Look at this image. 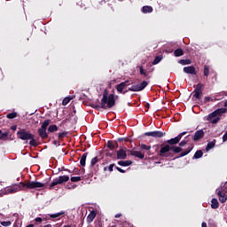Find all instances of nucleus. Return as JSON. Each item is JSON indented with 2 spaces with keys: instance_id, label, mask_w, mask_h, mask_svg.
Masks as SVG:
<instances>
[{
  "instance_id": "nucleus-2",
  "label": "nucleus",
  "mask_w": 227,
  "mask_h": 227,
  "mask_svg": "<svg viewBox=\"0 0 227 227\" xmlns=\"http://www.w3.org/2000/svg\"><path fill=\"white\" fill-rule=\"evenodd\" d=\"M146 86H148V82L146 81L142 82L140 84L134 85V83H130L129 80H126L125 82L117 84L115 90L118 93L125 95V93L129 91H143Z\"/></svg>"
},
{
  "instance_id": "nucleus-18",
  "label": "nucleus",
  "mask_w": 227,
  "mask_h": 227,
  "mask_svg": "<svg viewBox=\"0 0 227 227\" xmlns=\"http://www.w3.org/2000/svg\"><path fill=\"white\" fill-rule=\"evenodd\" d=\"M37 132H38L40 137L43 138V139H47V137H49V134L47 133V129H38Z\"/></svg>"
},
{
  "instance_id": "nucleus-6",
  "label": "nucleus",
  "mask_w": 227,
  "mask_h": 227,
  "mask_svg": "<svg viewBox=\"0 0 227 227\" xmlns=\"http://www.w3.org/2000/svg\"><path fill=\"white\" fill-rule=\"evenodd\" d=\"M98 10H101V12H104L105 13H114V7L113 4L106 3V0H102L97 4Z\"/></svg>"
},
{
  "instance_id": "nucleus-64",
  "label": "nucleus",
  "mask_w": 227,
  "mask_h": 227,
  "mask_svg": "<svg viewBox=\"0 0 227 227\" xmlns=\"http://www.w3.org/2000/svg\"><path fill=\"white\" fill-rule=\"evenodd\" d=\"M43 221H47V218H43Z\"/></svg>"
},
{
  "instance_id": "nucleus-17",
  "label": "nucleus",
  "mask_w": 227,
  "mask_h": 227,
  "mask_svg": "<svg viewBox=\"0 0 227 227\" xmlns=\"http://www.w3.org/2000/svg\"><path fill=\"white\" fill-rule=\"evenodd\" d=\"M95 217H97V211L92 210L87 216V223H93Z\"/></svg>"
},
{
  "instance_id": "nucleus-26",
  "label": "nucleus",
  "mask_w": 227,
  "mask_h": 227,
  "mask_svg": "<svg viewBox=\"0 0 227 227\" xmlns=\"http://www.w3.org/2000/svg\"><path fill=\"white\" fill-rule=\"evenodd\" d=\"M88 157V153H85L82 155V158L80 160V164L81 166L84 167L86 166V159Z\"/></svg>"
},
{
  "instance_id": "nucleus-20",
  "label": "nucleus",
  "mask_w": 227,
  "mask_h": 227,
  "mask_svg": "<svg viewBox=\"0 0 227 227\" xmlns=\"http://www.w3.org/2000/svg\"><path fill=\"white\" fill-rule=\"evenodd\" d=\"M10 131H5L3 133V130L0 129V141H8V136Z\"/></svg>"
},
{
  "instance_id": "nucleus-39",
  "label": "nucleus",
  "mask_w": 227,
  "mask_h": 227,
  "mask_svg": "<svg viewBox=\"0 0 227 227\" xmlns=\"http://www.w3.org/2000/svg\"><path fill=\"white\" fill-rule=\"evenodd\" d=\"M107 148H110L111 150H114L116 148V145H114V143L113 141H108L107 142Z\"/></svg>"
},
{
  "instance_id": "nucleus-3",
  "label": "nucleus",
  "mask_w": 227,
  "mask_h": 227,
  "mask_svg": "<svg viewBox=\"0 0 227 227\" xmlns=\"http://www.w3.org/2000/svg\"><path fill=\"white\" fill-rule=\"evenodd\" d=\"M116 106V99H114V94H110L107 92V90H104L103 98L99 105H93L92 107L97 109H111Z\"/></svg>"
},
{
  "instance_id": "nucleus-55",
  "label": "nucleus",
  "mask_w": 227,
  "mask_h": 227,
  "mask_svg": "<svg viewBox=\"0 0 227 227\" xmlns=\"http://www.w3.org/2000/svg\"><path fill=\"white\" fill-rule=\"evenodd\" d=\"M201 226H202V227H207V223L203 222V223H201Z\"/></svg>"
},
{
  "instance_id": "nucleus-25",
  "label": "nucleus",
  "mask_w": 227,
  "mask_h": 227,
  "mask_svg": "<svg viewBox=\"0 0 227 227\" xmlns=\"http://www.w3.org/2000/svg\"><path fill=\"white\" fill-rule=\"evenodd\" d=\"M117 164L119 166L127 167V166H130L132 164V160H120L117 162Z\"/></svg>"
},
{
  "instance_id": "nucleus-41",
  "label": "nucleus",
  "mask_w": 227,
  "mask_h": 227,
  "mask_svg": "<svg viewBox=\"0 0 227 227\" xmlns=\"http://www.w3.org/2000/svg\"><path fill=\"white\" fill-rule=\"evenodd\" d=\"M29 145L30 146H38V144H36V140H35V137L29 139Z\"/></svg>"
},
{
  "instance_id": "nucleus-1",
  "label": "nucleus",
  "mask_w": 227,
  "mask_h": 227,
  "mask_svg": "<svg viewBox=\"0 0 227 227\" xmlns=\"http://www.w3.org/2000/svg\"><path fill=\"white\" fill-rule=\"evenodd\" d=\"M189 143V140H182L178 143V146H169L168 145H161V148L158 153L160 157H173V153H179L175 159H181V157H185V155H189L190 153L192 152L194 146H189L184 151V146ZM170 152H173L171 153Z\"/></svg>"
},
{
  "instance_id": "nucleus-27",
  "label": "nucleus",
  "mask_w": 227,
  "mask_h": 227,
  "mask_svg": "<svg viewBox=\"0 0 227 227\" xmlns=\"http://www.w3.org/2000/svg\"><path fill=\"white\" fill-rule=\"evenodd\" d=\"M49 215L51 219H59L60 215H65V211H60L59 213Z\"/></svg>"
},
{
  "instance_id": "nucleus-28",
  "label": "nucleus",
  "mask_w": 227,
  "mask_h": 227,
  "mask_svg": "<svg viewBox=\"0 0 227 227\" xmlns=\"http://www.w3.org/2000/svg\"><path fill=\"white\" fill-rule=\"evenodd\" d=\"M174 55L176 56V58H180V56H184V50H182L181 48L176 49V51H174Z\"/></svg>"
},
{
  "instance_id": "nucleus-23",
  "label": "nucleus",
  "mask_w": 227,
  "mask_h": 227,
  "mask_svg": "<svg viewBox=\"0 0 227 227\" xmlns=\"http://www.w3.org/2000/svg\"><path fill=\"white\" fill-rule=\"evenodd\" d=\"M142 12H143V13H152V12H153V7H152L150 5H145L142 8Z\"/></svg>"
},
{
  "instance_id": "nucleus-53",
  "label": "nucleus",
  "mask_w": 227,
  "mask_h": 227,
  "mask_svg": "<svg viewBox=\"0 0 227 227\" xmlns=\"http://www.w3.org/2000/svg\"><path fill=\"white\" fill-rule=\"evenodd\" d=\"M11 130H13V131L17 130V125H12L11 127Z\"/></svg>"
},
{
  "instance_id": "nucleus-50",
  "label": "nucleus",
  "mask_w": 227,
  "mask_h": 227,
  "mask_svg": "<svg viewBox=\"0 0 227 227\" xmlns=\"http://www.w3.org/2000/svg\"><path fill=\"white\" fill-rule=\"evenodd\" d=\"M53 145H55L56 146H61V144L58 140H54Z\"/></svg>"
},
{
  "instance_id": "nucleus-33",
  "label": "nucleus",
  "mask_w": 227,
  "mask_h": 227,
  "mask_svg": "<svg viewBox=\"0 0 227 227\" xmlns=\"http://www.w3.org/2000/svg\"><path fill=\"white\" fill-rule=\"evenodd\" d=\"M162 61V56H156L153 61V65H159Z\"/></svg>"
},
{
  "instance_id": "nucleus-45",
  "label": "nucleus",
  "mask_w": 227,
  "mask_h": 227,
  "mask_svg": "<svg viewBox=\"0 0 227 227\" xmlns=\"http://www.w3.org/2000/svg\"><path fill=\"white\" fill-rule=\"evenodd\" d=\"M68 134V132L64 131L62 133H59V139H63V137H67V135Z\"/></svg>"
},
{
  "instance_id": "nucleus-35",
  "label": "nucleus",
  "mask_w": 227,
  "mask_h": 227,
  "mask_svg": "<svg viewBox=\"0 0 227 227\" xmlns=\"http://www.w3.org/2000/svg\"><path fill=\"white\" fill-rule=\"evenodd\" d=\"M204 75L205 77H208V75H210V67L208 66L204 67Z\"/></svg>"
},
{
  "instance_id": "nucleus-43",
  "label": "nucleus",
  "mask_w": 227,
  "mask_h": 227,
  "mask_svg": "<svg viewBox=\"0 0 227 227\" xmlns=\"http://www.w3.org/2000/svg\"><path fill=\"white\" fill-rule=\"evenodd\" d=\"M106 155V157H111V159H116V154L114 153L107 152Z\"/></svg>"
},
{
  "instance_id": "nucleus-12",
  "label": "nucleus",
  "mask_w": 227,
  "mask_h": 227,
  "mask_svg": "<svg viewBox=\"0 0 227 227\" xmlns=\"http://www.w3.org/2000/svg\"><path fill=\"white\" fill-rule=\"evenodd\" d=\"M183 72L184 74H190L191 75H196L198 74V72H196V67H194V66L184 67L183 68Z\"/></svg>"
},
{
  "instance_id": "nucleus-44",
  "label": "nucleus",
  "mask_w": 227,
  "mask_h": 227,
  "mask_svg": "<svg viewBox=\"0 0 227 227\" xmlns=\"http://www.w3.org/2000/svg\"><path fill=\"white\" fill-rule=\"evenodd\" d=\"M82 180L81 176H72L71 177V182H81Z\"/></svg>"
},
{
  "instance_id": "nucleus-49",
  "label": "nucleus",
  "mask_w": 227,
  "mask_h": 227,
  "mask_svg": "<svg viewBox=\"0 0 227 227\" xmlns=\"http://www.w3.org/2000/svg\"><path fill=\"white\" fill-rule=\"evenodd\" d=\"M117 141H119V143H121V141H129V139L127 137H122V138H118Z\"/></svg>"
},
{
  "instance_id": "nucleus-29",
  "label": "nucleus",
  "mask_w": 227,
  "mask_h": 227,
  "mask_svg": "<svg viewBox=\"0 0 227 227\" xmlns=\"http://www.w3.org/2000/svg\"><path fill=\"white\" fill-rule=\"evenodd\" d=\"M215 140L208 142L206 147L207 152L212 150V148H215Z\"/></svg>"
},
{
  "instance_id": "nucleus-34",
  "label": "nucleus",
  "mask_w": 227,
  "mask_h": 227,
  "mask_svg": "<svg viewBox=\"0 0 227 227\" xmlns=\"http://www.w3.org/2000/svg\"><path fill=\"white\" fill-rule=\"evenodd\" d=\"M6 118H8V120H13L14 118H17V113L12 112V113L8 114L6 115Z\"/></svg>"
},
{
  "instance_id": "nucleus-51",
  "label": "nucleus",
  "mask_w": 227,
  "mask_h": 227,
  "mask_svg": "<svg viewBox=\"0 0 227 227\" xmlns=\"http://www.w3.org/2000/svg\"><path fill=\"white\" fill-rule=\"evenodd\" d=\"M114 168V163L111 164L109 167H108V170L110 172H113V168Z\"/></svg>"
},
{
  "instance_id": "nucleus-4",
  "label": "nucleus",
  "mask_w": 227,
  "mask_h": 227,
  "mask_svg": "<svg viewBox=\"0 0 227 227\" xmlns=\"http://www.w3.org/2000/svg\"><path fill=\"white\" fill-rule=\"evenodd\" d=\"M22 191H27V189H36L37 191L39 189H49V186L47 185V183H40L36 181H29L27 183L20 182Z\"/></svg>"
},
{
  "instance_id": "nucleus-19",
  "label": "nucleus",
  "mask_w": 227,
  "mask_h": 227,
  "mask_svg": "<svg viewBox=\"0 0 227 227\" xmlns=\"http://www.w3.org/2000/svg\"><path fill=\"white\" fill-rule=\"evenodd\" d=\"M218 198H219V201H220L221 203H226V201H227L226 193H224V192L219 191V192H218Z\"/></svg>"
},
{
  "instance_id": "nucleus-7",
  "label": "nucleus",
  "mask_w": 227,
  "mask_h": 227,
  "mask_svg": "<svg viewBox=\"0 0 227 227\" xmlns=\"http://www.w3.org/2000/svg\"><path fill=\"white\" fill-rule=\"evenodd\" d=\"M17 137L18 139H21V141H29L35 137V135H33L30 131L26 130V129H20L17 132Z\"/></svg>"
},
{
  "instance_id": "nucleus-38",
  "label": "nucleus",
  "mask_w": 227,
  "mask_h": 227,
  "mask_svg": "<svg viewBox=\"0 0 227 227\" xmlns=\"http://www.w3.org/2000/svg\"><path fill=\"white\" fill-rule=\"evenodd\" d=\"M140 148H141L142 150H146L147 152L150 151V150H152V146L146 145L145 144H141V145H140Z\"/></svg>"
},
{
  "instance_id": "nucleus-22",
  "label": "nucleus",
  "mask_w": 227,
  "mask_h": 227,
  "mask_svg": "<svg viewBox=\"0 0 227 227\" xmlns=\"http://www.w3.org/2000/svg\"><path fill=\"white\" fill-rule=\"evenodd\" d=\"M211 208H213L214 210L219 208V200H217V199H212Z\"/></svg>"
},
{
  "instance_id": "nucleus-60",
  "label": "nucleus",
  "mask_w": 227,
  "mask_h": 227,
  "mask_svg": "<svg viewBox=\"0 0 227 227\" xmlns=\"http://www.w3.org/2000/svg\"><path fill=\"white\" fill-rule=\"evenodd\" d=\"M104 171H107V167H105V168H104Z\"/></svg>"
},
{
  "instance_id": "nucleus-8",
  "label": "nucleus",
  "mask_w": 227,
  "mask_h": 227,
  "mask_svg": "<svg viewBox=\"0 0 227 227\" xmlns=\"http://www.w3.org/2000/svg\"><path fill=\"white\" fill-rule=\"evenodd\" d=\"M203 88H205V85L201 82L196 85L193 97L197 98V100H201V97H203Z\"/></svg>"
},
{
  "instance_id": "nucleus-48",
  "label": "nucleus",
  "mask_w": 227,
  "mask_h": 227,
  "mask_svg": "<svg viewBox=\"0 0 227 227\" xmlns=\"http://www.w3.org/2000/svg\"><path fill=\"white\" fill-rule=\"evenodd\" d=\"M42 221H43V219L42 217H36V218L35 219V223H42Z\"/></svg>"
},
{
  "instance_id": "nucleus-15",
  "label": "nucleus",
  "mask_w": 227,
  "mask_h": 227,
  "mask_svg": "<svg viewBox=\"0 0 227 227\" xmlns=\"http://www.w3.org/2000/svg\"><path fill=\"white\" fill-rule=\"evenodd\" d=\"M20 190L22 191V184L20 183L19 184H15L11 188H8L7 192H9V194H13V192H17Z\"/></svg>"
},
{
  "instance_id": "nucleus-40",
  "label": "nucleus",
  "mask_w": 227,
  "mask_h": 227,
  "mask_svg": "<svg viewBox=\"0 0 227 227\" xmlns=\"http://www.w3.org/2000/svg\"><path fill=\"white\" fill-rule=\"evenodd\" d=\"M0 224H1V226L8 227V226H12V222L11 221H7V222L0 221Z\"/></svg>"
},
{
  "instance_id": "nucleus-52",
  "label": "nucleus",
  "mask_w": 227,
  "mask_h": 227,
  "mask_svg": "<svg viewBox=\"0 0 227 227\" xmlns=\"http://www.w3.org/2000/svg\"><path fill=\"white\" fill-rule=\"evenodd\" d=\"M121 213H119V214H116L115 215H114V217H115V219H120V217H121Z\"/></svg>"
},
{
  "instance_id": "nucleus-14",
  "label": "nucleus",
  "mask_w": 227,
  "mask_h": 227,
  "mask_svg": "<svg viewBox=\"0 0 227 227\" xmlns=\"http://www.w3.org/2000/svg\"><path fill=\"white\" fill-rule=\"evenodd\" d=\"M205 137V131L203 129H199L194 133V136L192 137L193 141H200V139H203Z\"/></svg>"
},
{
  "instance_id": "nucleus-24",
  "label": "nucleus",
  "mask_w": 227,
  "mask_h": 227,
  "mask_svg": "<svg viewBox=\"0 0 227 227\" xmlns=\"http://www.w3.org/2000/svg\"><path fill=\"white\" fill-rule=\"evenodd\" d=\"M49 125H51V120L47 119L42 123V126L39 129L47 130V128L49 127Z\"/></svg>"
},
{
  "instance_id": "nucleus-16",
  "label": "nucleus",
  "mask_w": 227,
  "mask_h": 227,
  "mask_svg": "<svg viewBox=\"0 0 227 227\" xmlns=\"http://www.w3.org/2000/svg\"><path fill=\"white\" fill-rule=\"evenodd\" d=\"M129 154L133 157H137V159H145V153L139 151H129Z\"/></svg>"
},
{
  "instance_id": "nucleus-32",
  "label": "nucleus",
  "mask_w": 227,
  "mask_h": 227,
  "mask_svg": "<svg viewBox=\"0 0 227 227\" xmlns=\"http://www.w3.org/2000/svg\"><path fill=\"white\" fill-rule=\"evenodd\" d=\"M57 130H58V126L56 124H51L48 128V132H51V133L57 132Z\"/></svg>"
},
{
  "instance_id": "nucleus-31",
  "label": "nucleus",
  "mask_w": 227,
  "mask_h": 227,
  "mask_svg": "<svg viewBox=\"0 0 227 227\" xmlns=\"http://www.w3.org/2000/svg\"><path fill=\"white\" fill-rule=\"evenodd\" d=\"M178 63L180 65H191V63H192V60H191L190 59H180L178 61Z\"/></svg>"
},
{
  "instance_id": "nucleus-9",
  "label": "nucleus",
  "mask_w": 227,
  "mask_h": 227,
  "mask_svg": "<svg viewBox=\"0 0 227 227\" xmlns=\"http://www.w3.org/2000/svg\"><path fill=\"white\" fill-rule=\"evenodd\" d=\"M185 134H187V131H184L180 133L177 137L167 140L166 143L168 144V146H176L175 145H178L180 141H182V137H184Z\"/></svg>"
},
{
  "instance_id": "nucleus-58",
  "label": "nucleus",
  "mask_w": 227,
  "mask_h": 227,
  "mask_svg": "<svg viewBox=\"0 0 227 227\" xmlns=\"http://www.w3.org/2000/svg\"><path fill=\"white\" fill-rule=\"evenodd\" d=\"M223 95H225V97H227V91H223Z\"/></svg>"
},
{
  "instance_id": "nucleus-13",
  "label": "nucleus",
  "mask_w": 227,
  "mask_h": 227,
  "mask_svg": "<svg viewBox=\"0 0 227 227\" xmlns=\"http://www.w3.org/2000/svg\"><path fill=\"white\" fill-rule=\"evenodd\" d=\"M127 147H123L117 151V159L121 160H124V159H127Z\"/></svg>"
},
{
  "instance_id": "nucleus-47",
  "label": "nucleus",
  "mask_w": 227,
  "mask_h": 227,
  "mask_svg": "<svg viewBox=\"0 0 227 227\" xmlns=\"http://www.w3.org/2000/svg\"><path fill=\"white\" fill-rule=\"evenodd\" d=\"M210 100H212V98H210V97H205V98H204L205 104H207V102H210Z\"/></svg>"
},
{
  "instance_id": "nucleus-61",
  "label": "nucleus",
  "mask_w": 227,
  "mask_h": 227,
  "mask_svg": "<svg viewBox=\"0 0 227 227\" xmlns=\"http://www.w3.org/2000/svg\"><path fill=\"white\" fill-rule=\"evenodd\" d=\"M14 227H19V225L17 223H14Z\"/></svg>"
},
{
  "instance_id": "nucleus-56",
  "label": "nucleus",
  "mask_w": 227,
  "mask_h": 227,
  "mask_svg": "<svg viewBox=\"0 0 227 227\" xmlns=\"http://www.w3.org/2000/svg\"><path fill=\"white\" fill-rule=\"evenodd\" d=\"M145 107H146V109H150V104L147 103V104L145 105Z\"/></svg>"
},
{
  "instance_id": "nucleus-36",
  "label": "nucleus",
  "mask_w": 227,
  "mask_h": 227,
  "mask_svg": "<svg viewBox=\"0 0 227 227\" xmlns=\"http://www.w3.org/2000/svg\"><path fill=\"white\" fill-rule=\"evenodd\" d=\"M74 98L72 97H67V98H65L62 101V106H67L70 100H72Z\"/></svg>"
},
{
  "instance_id": "nucleus-42",
  "label": "nucleus",
  "mask_w": 227,
  "mask_h": 227,
  "mask_svg": "<svg viewBox=\"0 0 227 227\" xmlns=\"http://www.w3.org/2000/svg\"><path fill=\"white\" fill-rule=\"evenodd\" d=\"M98 157H94L91 160H90V166H95V164H97V162H98Z\"/></svg>"
},
{
  "instance_id": "nucleus-5",
  "label": "nucleus",
  "mask_w": 227,
  "mask_h": 227,
  "mask_svg": "<svg viewBox=\"0 0 227 227\" xmlns=\"http://www.w3.org/2000/svg\"><path fill=\"white\" fill-rule=\"evenodd\" d=\"M70 180V176H60L59 177H56L53 182L49 185L48 189L50 191H52V189H58L56 188V185H61L62 184H66V182H68Z\"/></svg>"
},
{
  "instance_id": "nucleus-54",
  "label": "nucleus",
  "mask_w": 227,
  "mask_h": 227,
  "mask_svg": "<svg viewBox=\"0 0 227 227\" xmlns=\"http://www.w3.org/2000/svg\"><path fill=\"white\" fill-rule=\"evenodd\" d=\"M75 187H77V185H73L71 187L67 186L66 189H75Z\"/></svg>"
},
{
  "instance_id": "nucleus-11",
  "label": "nucleus",
  "mask_w": 227,
  "mask_h": 227,
  "mask_svg": "<svg viewBox=\"0 0 227 227\" xmlns=\"http://www.w3.org/2000/svg\"><path fill=\"white\" fill-rule=\"evenodd\" d=\"M227 112L226 108H218L208 114V119L212 120V118H215V116H219L221 118L222 114H224Z\"/></svg>"
},
{
  "instance_id": "nucleus-59",
  "label": "nucleus",
  "mask_w": 227,
  "mask_h": 227,
  "mask_svg": "<svg viewBox=\"0 0 227 227\" xmlns=\"http://www.w3.org/2000/svg\"><path fill=\"white\" fill-rule=\"evenodd\" d=\"M114 146H115V148H118V142H115Z\"/></svg>"
},
{
  "instance_id": "nucleus-63",
  "label": "nucleus",
  "mask_w": 227,
  "mask_h": 227,
  "mask_svg": "<svg viewBox=\"0 0 227 227\" xmlns=\"http://www.w3.org/2000/svg\"><path fill=\"white\" fill-rule=\"evenodd\" d=\"M109 227H116V225L109 226Z\"/></svg>"
},
{
  "instance_id": "nucleus-57",
  "label": "nucleus",
  "mask_w": 227,
  "mask_h": 227,
  "mask_svg": "<svg viewBox=\"0 0 227 227\" xmlns=\"http://www.w3.org/2000/svg\"><path fill=\"white\" fill-rule=\"evenodd\" d=\"M43 227H52L51 223L44 225Z\"/></svg>"
},
{
  "instance_id": "nucleus-37",
  "label": "nucleus",
  "mask_w": 227,
  "mask_h": 227,
  "mask_svg": "<svg viewBox=\"0 0 227 227\" xmlns=\"http://www.w3.org/2000/svg\"><path fill=\"white\" fill-rule=\"evenodd\" d=\"M139 70H140V75H145V77H148V74L146 73V70L143 68V66L139 67Z\"/></svg>"
},
{
  "instance_id": "nucleus-21",
  "label": "nucleus",
  "mask_w": 227,
  "mask_h": 227,
  "mask_svg": "<svg viewBox=\"0 0 227 227\" xmlns=\"http://www.w3.org/2000/svg\"><path fill=\"white\" fill-rule=\"evenodd\" d=\"M207 121H209V123L215 124V123H219V121H221V117L216 115L215 117H212V119L209 120L208 115H207Z\"/></svg>"
},
{
  "instance_id": "nucleus-30",
  "label": "nucleus",
  "mask_w": 227,
  "mask_h": 227,
  "mask_svg": "<svg viewBox=\"0 0 227 227\" xmlns=\"http://www.w3.org/2000/svg\"><path fill=\"white\" fill-rule=\"evenodd\" d=\"M203 157V151L198 150L193 155V159H201Z\"/></svg>"
},
{
  "instance_id": "nucleus-62",
  "label": "nucleus",
  "mask_w": 227,
  "mask_h": 227,
  "mask_svg": "<svg viewBox=\"0 0 227 227\" xmlns=\"http://www.w3.org/2000/svg\"><path fill=\"white\" fill-rule=\"evenodd\" d=\"M65 171H68V173H70V170L68 168L65 169Z\"/></svg>"
},
{
  "instance_id": "nucleus-46",
  "label": "nucleus",
  "mask_w": 227,
  "mask_h": 227,
  "mask_svg": "<svg viewBox=\"0 0 227 227\" xmlns=\"http://www.w3.org/2000/svg\"><path fill=\"white\" fill-rule=\"evenodd\" d=\"M115 169H117V171H119V173H125V170L120 167H115Z\"/></svg>"
},
{
  "instance_id": "nucleus-10",
  "label": "nucleus",
  "mask_w": 227,
  "mask_h": 227,
  "mask_svg": "<svg viewBox=\"0 0 227 227\" xmlns=\"http://www.w3.org/2000/svg\"><path fill=\"white\" fill-rule=\"evenodd\" d=\"M144 136L154 137L155 139H157V138L160 139V137H164V136H166V132H162V131H159V130L149 131V132H145L144 134Z\"/></svg>"
}]
</instances>
